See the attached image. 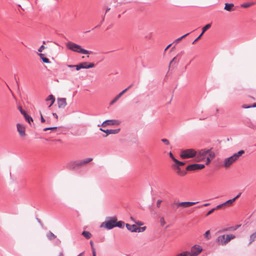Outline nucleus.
I'll list each match as a JSON object with an SVG mask.
<instances>
[{
  "mask_svg": "<svg viewBox=\"0 0 256 256\" xmlns=\"http://www.w3.org/2000/svg\"><path fill=\"white\" fill-rule=\"evenodd\" d=\"M44 48H45L44 46V45H42L38 49V51L39 52H42L44 50Z\"/></svg>",
  "mask_w": 256,
  "mask_h": 256,
  "instance_id": "47",
  "label": "nucleus"
},
{
  "mask_svg": "<svg viewBox=\"0 0 256 256\" xmlns=\"http://www.w3.org/2000/svg\"><path fill=\"white\" fill-rule=\"evenodd\" d=\"M146 228V226H144V227L137 226L136 232H142L145 230Z\"/></svg>",
  "mask_w": 256,
  "mask_h": 256,
  "instance_id": "37",
  "label": "nucleus"
},
{
  "mask_svg": "<svg viewBox=\"0 0 256 256\" xmlns=\"http://www.w3.org/2000/svg\"><path fill=\"white\" fill-rule=\"evenodd\" d=\"M210 152V150L202 149L196 152V158L198 161H200L205 158V157L208 152Z\"/></svg>",
  "mask_w": 256,
  "mask_h": 256,
  "instance_id": "10",
  "label": "nucleus"
},
{
  "mask_svg": "<svg viewBox=\"0 0 256 256\" xmlns=\"http://www.w3.org/2000/svg\"><path fill=\"white\" fill-rule=\"evenodd\" d=\"M256 239V232L252 234L250 236V244H251Z\"/></svg>",
  "mask_w": 256,
  "mask_h": 256,
  "instance_id": "30",
  "label": "nucleus"
},
{
  "mask_svg": "<svg viewBox=\"0 0 256 256\" xmlns=\"http://www.w3.org/2000/svg\"><path fill=\"white\" fill-rule=\"evenodd\" d=\"M232 229V228H227L224 229L222 231H228V230H231Z\"/></svg>",
  "mask_w": 256,
  "mask_h": 256,
  "instance_id": "53",
  "label": "nucleus"
},
{
  "mask_svg": "<svg viewBox=\"0 0 256 256\" xmlns=\"http://www.w3.org/2000/svg\"><path fill=\"white\" fill-rule=\"evenodd\" d=\"M190 34V32L187 33L186 34L182 36L177 38L175 42H178L180 40H182L183 38H185L186 36H188Z\"/></svg>",
  "mask_w": 256,
  "mask_h": 256,
  "instance_id": "38",
  "label": "nucleus"
},
{
  "mask_svg": "<svg viewBox=\"0 0 256 256\" xmlns=\"http://www.w3.org/2000/svg\"><path fill=\"white\" fill-rule=\"evenodd\" d=\"M242 193L240 192L236 196L232 199H230L224 202V204L226 206H232L233 203L235 202V200L238 199L241 195Z\"/></svg>",
  "mask_w": 256,
  "mask_h": 256,
  "instance_id": "16",
  "label": "nucleus"
},
{
  "mask_svg": "<svg viewBox=\"0 0 256 256\" xmlns=\"http://www.w3.org/2000/svg\"><path fill=\"white\" fill-rule=\"evenodd\" d=\"M174 162L176 163V164L174 165L173 166L175 168H180V166H184V162L179 161L176 159H174Z\"/></svg>",
  "mask_w": 256,
  "mask_h": 256,
  "instance_id": "23",
  "label": "nucleus"
},
{
  "mask_svg": "<svg viewBox=\"0 0 256 256\" xmlns=\"http://www.w3.org/2000/svg\"><path fill=\"white\" fill-rule=\"evenodd\" d=\"M198 203V202H182L178 203H174L172 204L176 205L177 208L180 207H182V208H188L190 206H192V205H194L195 204H196Z\"/></svg>",
  "mask_w": 256,
  "mask_h": 256,
  "instance_id": "8",
  "label": "nucleus"
},
{
  "mask_svg": "<svg viewBox=\"0 0 256 256\" xmlns=\"http://www.w3.org/2000/svg\"><path fill=\"white\" fill-rule=\"evenodd\" d=\"M202 250V246L199 245H194L192 247L188 256H198Z\"/></svg>",
  "mask_w": 256,
  "mask_h": 256,
  "instance_id": "7",
  "label": "nucleus"
},
{
  "mask_svg": "<svg viewBox=\"0 0 256 256\" xmlns=\"http://www.w3.org/2000/svg\"><path fill=\"white\" fill-rule=\"evenodd\" d=\"M58 107L60 108H64L67 104L66 98H58Z\"/></svg>",
  "mask_w": 256,
  "mask_h": 256,
  "instance_id": "13",
  "label": "nucleus"
},
{
  "mask_svg": "<svg viewBox=\"0 0 256 256\" xmlns=\"http://www.w3.org/2000/svg\"><path fill=\"white\" fill-rule=\"evenodd\" d=\"M84 252H82L78 256H84Z\"/></svg>",
  "mask_w": 256,
  "mask_h": 256,
  "instance_id": "56",
  "label": "nucleus"
},
{
  "mask_svg": "<svg viewBox=\"0 0 256 256\" xmlns=\"http://www.w3.org/2000/svg\"><path fill=\"white\" fill-rule=\"evenodd\" d=\"M66 47L69 50L82 54H91L92 52L82 48L80 46L72 42H68L66 44Z\"/></svg>",
  "mask_w": 256,
  "mask_h": 256,
  "instance_id": "2",
  "label": "nucleus"
},
{
  "mask_svg": "<svg viewBox=\"0 0 256 256\" xmlns=\"http://www.w3.org/2000/svg\"><path fill=\"white\" fill-rule=\"evenodd\" d=\"M234 6V4H225L224 10L227 11L231 12L234 10L233 7Z\"/></svg>",
  "mask_w": 256,
  "mask_h": 256,
  "instance_id": "21",
  "label": "nucleus"
},
{
  "mask_svg": "<svg viewBox=\"0 0 256 256\" xmlns=\"http://www.w3.org/2000/svg\"><path fill=\"white\" fill-rule=\"evenodd\" d=\"M176 169L177 170V174L180 176H184L186 174V170H181L180 168H176Z\"/></svg>",
  "mask_w": 256,
  "mask_h": 256,
  "instance_id": "24",
  "label": "nucleus"
},
{
  "mask_svg": "<svg viewBox=\"0 0 256 256\" xmlns=\"http://www.w3.org/2000/svg\"><path fill=\"white\" fill-rule=\"evenodd\" d=\"M82 234L86 239L90 238L92 237V235L90 234V232L88 231H84L82 232Z\"/></svg>",
  "mask_w": 256,
  "mask_h": 256,
  "instance_id": "27",
  "label": "nucleus"
},
{
  "mask_svg": "<svg viewBox=\"0 0 256 256\" xmlns=\"http://www.w3.org/2000/svg\"><path fill=\"white\" fill-rule=\"evenodd\" d=\"M162 202V200H158L156 202V206L159 208L160 206V204Z\"/></svg>",
  "mask_w": 256,
  "mask_h": 256,
  "instance_id": "46",
  "label": "nucleus"
},
{
  "mask_svg": "<svg viewBox=\"0 0 256 256\" xmlns=\"http://www.w3.org/2000/svg\"><path fill=\"white\" fill-rule=\"evenodd\" d=\"M57 128V127H49V128H46L44 129V131H47L48 130H56Z\"/></svg>",
  "mask_w": 256,
  "mask_h": 256,
  "instance_id": "42",
  "label": "nucleus"
},
{
  "mask_svg": "<svg viewBox=\"0 0 256 256\" xmlns=\"http://www.w3.org/2000/svg\"><path fill=\"white\" fill-rule=\"evenodd\" d=\"M52 115L53 116H54L55 117V118L58 120V116L57 115V114L56 113H52Z\"/></svg>",
  "mask_w": 256,
  "mask_h": 256,
  "instance_id": "52",
  "label": "nucleus"
},
{
  "mask_svg": "<svg viewBox=\"0 0 256 256\" xmlns=\"http://www.w3.org/2000/svg\"><path fill=\"white\" fill-rule=\"evenodd\" d=\"M256 103L252 105H250V106H246V105H243L242 108H256Z\"/></svg>",
  "mask_w": 256,
  "mask_h": 256,
  "instance_id": "36",
  "label": "nucleus"
},
{
  "mask_svg": "<svg viewBox=\"0 0 256 256\" xmlns=\"http://www.w3.org/2000/svg\"><path fill=\"white\" fill-rule=\"evenodd\" d=\"M81 65L82 66V68L88 69L90 68H94L95 66L94 63H88V62H84L80 63Z\"/></svg>",
  "mask_w": 256,
  "mask_h": 256,
  "instance_id": "18",
  "label": "nucleus"
},
{
  "mask_svg": "<svg viewBox=\"0 0 256 256\" xmlns=\"http://www.w3.org/2000/svg\"><path fill=\"white\" fill-rule=\"evenodd\" d=\"M46 101H50V103L48 106V108H50L54 102H55V98L52 94H50L48 96V97L46 99Z\"/></svg>",
  "mask_w": 256,
  "mask_h": 256,
  "instance_id": "20",
  "label": "nucleus"
},
{
  "mask_svg": "<svg viewBox=\"0 0 256 256\" xmlns=\"http://www.w3.org/2000/svg\"><path fill=\"white\" fill-rule=\"evenodd\" d=\"M92 160V158H89L82 160L73 162L70 164V166L72 168H74L77 166H84Z\"/></svg>",
  "mask_w": 256,
  "mask_h": 256,
  "instance_id": "6",
  "label": "nucleus"
},
{
  "mask_svg": "<svg viewBox=\"0 0 256 256\" xmlns=\"http://www.w3.org/2000/svg\"><path fill=\"white\" fill-rule=\"evenodd\" d=\"M126 226L127 228V229L130 231L131 232H136V229H137V226L135 224H126Z\"/></svg>",
  "mask_w": 256,
  "mask_h": 256,
  "instance_id": "19",
  "label": "nucleus"
},
{
  "mask_svg": "<svg viewBox=\"0 0 256 256\" xmlns=\"http://www.w3.org/2000/svg\"><path fill=\"white\" fill-rule=\"evenodd\" d=\"M59 256H64V254H62V252H60Z\"/></svg>",
  "mask_w": 256,
  "mask_h": 256,
  "instance_id": "58",
  "label": "nucleus"
},
{
  "mask_svg": "<svg viewBox=\"0 0 256 256\" xmlns=\"http://www.w3.org/2000/svg\"><path fill=\"white\" fill-rule=\"evenodd\" d=\"M17 130L20 136L24 137L26 136L25 132V127L20 124H16Z\"/></svg>",
  "mask_w": 256,
  "mask_h": 256,
  "instance_id": "12",
  "label": "nucleus"
},
{
  "mask_svg": "<svg viewBox=\"0 0 256 256\" xmlns=\"http://www.w3.org/2000/svg\"><path fill=\"white\" fill-rule=\"evenodd\" d=\"M254 3L253 2H247V3H244L241 4V7L244 8H249L253 5H254Z\"/></svg>",
  "mask_w": 256,
  "mask_h": 256,
  "instance_id": "29",
  "label": "nucleus"
},
{
  "mask_svg": "<svg viewBox=\"0 0 256 256\" xmlns=\"http://www.w3.org/2000/svg\"><path fill=\"white\" fill-rule=\"evenodd\" d=\"M210 161H211V159H210V158L208 157L206 158V165L208 164L210 162Z\"/></svg>",
  "mask_w": 256,
  "mask_h": 256,
  "instance_id": "50",
  "label": "nucleus"
},
{
  "mask_svg": "<svg viewBox=\"0 0 256 256\" xmlns=\"http://www.w3.org/2000/svg\"><path fill=\"white\" fill-rule=\"evenodd\" d=\"M132 84L130 85L127 88L121 92L110 102V104L112 105L114 104L128 90H129Z\"/></svg>",
  "mask_w": 256,
  "mask_h": 256,
  "instance_id": "11",
  "label": "nucleus"
},
{
  "mask_svg": "<svg viewBox=\"0 0 256 256\" xmlns=\"http://www.w3.org/2000/svg\"><path fill=\"white\" fill-rule=\"evenodd\" d=\"M196 154V152L193 149L184 150L181 152L180 157L182 158H189L194 157Z\"/></svg>",
  "mask_w": 256,
  "mask_h": 256,
  "instance_id": "5",
  "label": "nucleus"
},
{
  "mask_svg": "<svg viewBox=\"0 0 256 256\" xmlns=\"http://www.w3.org/2000/svg\"><path fill=\"white\" fill-rule=\"evenodd\" d=\"M46 236L50 240H52L56 238V236L51 232H48Z\"/></svg>",
  "mask_w": 256,
  "mask_h": 256,
  "instance_id": "28",
  "label": "nucleus"
},
{
  "mask_svg": "<svg viewBox=\"0 0 256 256\" xmlns=\"http://www.w3.org/2000/svg\"><path fill=\"white\" fill-rule=\"evenodd\" d=\"M38 56L44 62L49 64L50 63V61L49 59L47 58H46L44 54L40 53L38 54Z\"/></svg>",
  "mask_w": 256,
  "mask_h": 256,
  "instance_id": "22",
  "label": "nucleus"
},
{
  "mask_svg": "<svg viewBox=\"0 0 256 256\" xmlns=\"http://www.w3.org/2000/svg\"><path fill=\"white\" fill-rule=\"evenodd\" d=\"M210 152L208 153V157L210 158V159H212L215 157V154L214 152H212V148H210Z\"/></svg>",
  "mask_w": 256,
  "mask_h": 256,
  "instance_id": "35",
  "label": "nucleus"
},
{
  "mask_svg": "<svg viewBox=\"0 0 256 256\" xmlns=\"http://www.w3.org/2000/svg\"><path fill=\"white\" fill-rule=\"evenodd\" d=\"M116 220H117L116 216L108 217L106 220L102 224L101 227H104L107 230H111L115 228Z\"/></svg>",
  "mask_w": 256,
  "mask_h": 256,
  "instance_id": "3",
  "label": "nucleus"
},
{
  "mask_svg": "<svg viewBox=\"0 0 256 256\" xmlns=\"http://www.w3.org/2000/svg\"><path fill=\"white\" fill-rule=\"evenodd\" d=\"M119 122L117 120H106L102 122V126L105 127L108 125L118 124Z\"/></svg>",
  "mask_w": 256,
  "mask_h": 256,
  "instance_id": "15",
  "label": "nucleus"
},
{
  "mask_svg": "<svg viewBox=\"0 0 256 256\" xmlns=\"http://www.w3.org/2000/svg\"><path fill=\"white\" fill-rule=\"evenodd\" d=\"M211 26V24H206L204 27L202 28V30L200 35L192 42V44H194L197 40H198L201 36L203 35V34L205 32L210 28Z\"/></svg>",
  "mask_w": 256,
  "mask_h": 256,
  "instance_id": "17",
  "label": "nucleus"
},
{
  "mask_svg": "<svg viewBox=\"0 0 256 256\" xmlns=\"http://www.w3.org/2000/svg\"><path fill=\"white\" fill-rule=\"evenodd\" d=\"M169 155H170V158L172 159V160L174 162V160L175 158L174 157V156H173L172 154L170 152V154H169Z\"/></svg>",
  "mask_w": 256,
  "mask_h": 256,
  "instance_id": "51",
  "label": "nucleus"
},
{
  "mask_svg": "<svg viewBox=\"0 0 256 256\" xmlns=\"http://www.w3.org/2000/svg\"><path fill=\"white\" fill-rule=\"evenodd\" d=\"M40 120H41V122L42 123H44V122H45L46 120H45L44 118V117H43V116H42V115L41 112L40 113Z\"/></svg>",
  "mask_w": 256,
  "mask_h": 256,
  "instance_id": "49",
  "label": "nucleus"
},
{
  "mask_svg": "<svg viewBox=\"0 0 256 256\" xmlns=\"http://www.w3.org/2000/svg\"><path fill=\"white\" fill-rule=\"evenodd\" d=\"M204 236L206 240H210V232L207 230L204 234Z\"/></svg>",
  "mask_w": 256,
  "mask_h": 256,
  "instance_id": "33",
  "label": "nucleus"
},
{
  "mask_svg": "<svg viewBox=\"0 0 256 256\" xmlns=\"http://www.w3.org/2000/svg\"><path fill=\"white\" fill-rule=\"evenodd\" d=\"M189 254V252L186 251L178 254L176 256H188Z\"/></svg>",
  "mask_w": 256,
  "mask_h": 256,
  "instance_id": "34",
  "label": "nucleus"
},
{
  "mask_svg": "<svg viewBox=\"0 0 256 256\" xmlns=\"http://www.w3.org/2000/svg\"><path fill=\"white\" fill-rule=\"evenodd\" d=\"M224 206H226V205L224 204V202L218 205L215 208H216V210L220 209V208H222Z\"/></svg>",
  "mask_w": 256,
  "mask_h": 256,
  "instance_id": "43",
  "label": "nucleus"
},
{
  "mask_svg": "<svg viewBox=\"0 0 256 256\" xmlns=\"http://www.w3.org/2000/svg\"><path fill=\"white\" fill-rule=\"evenodd\" d=\"M210 204L209 203H206V204H204L203 205L198 206L197 207H196V208H200L202 206H209Z\"/></svg>",
  "mask_w": 256,
  "mask_h": 256,
  "instance_id": "48",
  "label": "nucleus"
},
{
  "mask_svg": "<svg viewBox=\"0 0 256 256\" xmlns=\"http://www.w3.org/2000/svg\"><path fill=\"white\" fill-rule=\"evenodd\" d=\"M160 223L162 226H164L166 224V222L164 217L160 218Z\"/></svg>",
  "mask_w": 256,
  "mask_h": 256,
  "instance_id": "41",
  "label": "nucleus"
},
{
  "mask_svg": "<svg viewBox=\"0 0 256 256\" xmlns=\"http://www.w3.org/2000/svg\"><path fill=\"white\" fill-rule=\"evenodd\" d=\"M162 142H163L166 145H169L170 144V142L168 139L166 138H162L161 140Z\"/></svg>",
  "mask_w": 256,
  "mask_h": 256,
  "instance_id": "39",
  "label": "nucleus"
},
{
  "mask_svg": "<svg viewBox=\"0 0 256 256\" xmlns=\"http://www.w3.org/2000/svg\"><path fill=\"white\" fill-rule=\"evenodd\" d=\"M18 110H20V113H21L22 114H23V115H24V116L25 115H26V114H26V111H25V110H23L22 109V107H21V106H19V107H18Z\"/></svg>",
  "mask_w": 256,
  "mask_h": 256,
  "instance_id": "40",
  "label": "nucleus"
},
{
  "mask_svg": "<svg viewBox=\"0 0 256 256\" xmlns=\"http://www.w3.org/2000/svg\"><path fill=\"white\" fill-rule=\"evenodd\" d=\"M235 236L234 234H227L219 236L216 238L217 242L222 246L226 244L230 240L235 238Z\"/></svg>",
  "mask_w": 256,
  "mask_h": 256,
  "instance_id": "4",
  "label": "nucleus"
},
{
  "mask_svg": "<svg viewBox=\"0 0 256 256\" xmlns=\"http://www.w3.org/2000/svg\"><path fill=\"white\" fill-rule=\"evenodd\" d=\"M172 44H168L166 48H165L164 50V51H166L171 46H172Z\"/></svg>",
  "mask_w": 256,
  "mask_h": 256,
  "instance_id": "54",
  "label": "nucleus"
},
{
  "mask_svg": "<svg viewBox=\"0 0 256 256\" xmlns=\"http://www.w3.org/2000/svg\"><path fill=\"white\" fill-rule=\"evenodd\" d=\"M57 141L58 142H61L60 140H58Z\"/></svg>",
  "mask_w": 256,
  "mask_h": 256,
  "instance_id": "60",
  "label": "nucleus"
},
{
  "mask_svg": "<svg viewBox=\"0 0 256 256\" xmlns=\"http://www.w3.org/2000/svg\"><path fill=\"white\" fill-rule=\"evenodd\" d=\"M124 222L122 221H118V220H116L115 227H118L120 228H124Z\"/></svg>",
  "mask_w": 256,
  "mask_h": 256,
  "instance_id": "25",
  "label": "nucleus"
},
{
  "mask_svg": "<svg viewBox=\"0 0 256 256\" xmlns=\"http://www.w3.org/2000/svg\"><path fill=\"white\" fill-rule=\"evenodd\" d=\"M90 246L92 247V256H96V250L94 246V243H93L92 241L90 242Z\"/></svg>",
  "mask_w": 256,
  "mask_h": 256,
  "instance_id": "31",
  "label": "nucleus"
},
{
  "mask_svg": "<svg viewBox=\"0 0 256 256\" xmlns=\"http://www.w3.org/2000/svg\"><path fill=\"white\" fill-rule=\"evenodd\" d=\"M24 118L30 124V122H32V118L31 116H29L28 114H26L24 116Z\"/></svg>",
  "mask_w": 256,
  "mask_h": 256,
  "instance_id": "32",
  "label": "nucleus"
},
{
  "mask_svg": "<svg viewBox=\"0 0 256 256\" xmlns=\"http://www.w3.org/2000/svg\"><path fill=\"white\" fill-rule=\"evenodd\" d=\"M100 130L106 133V134L104 136H106L110 134H116L120 131V128L114 129V130H104L102 128H100Z\"/></svg>",
  "mask_w": 256,
  "mask_h": 256,
  "instance_id": "14",
  "label": "nucleus"
},
{
  "mask_svg": "<svg viewBox=\"0 0 256 256\" xmlns=\"http://www.w3.org/2000/svg\"><path fill=\"white\" fill-rule=\"evenodd\" d=\"M205 166L203 164H195L188 165L186 168V171H194L198 170H202L204 168Z\"/></svg>",
  "mask_w": 256,
  "mask_h": 256,
  "instance_id": "9",
  "label": "nucleus"
},
{
  "mask_svg": "<svg viewBox=\"0 0 256 256\" xmlns=\"http://www.w3.org/2000/svg\"><path fill=\"white\" fill-rule=\"evenodd\" d=\"M175 58H174L170 61V64H172V62L174 60Z\"/></svg>",
  "mask_w": 256,
  "mask_h": 256,
  "instance_id": "59",
  "label": "nucleus"
},
{
  "mask_svg": "<svg viewBox=\"0 0 256 256\" xmlns=\"http://www.w3.org/2000/svg\"><path fill=\"white\" fill-rule=\"evenodd\" d=\"M75 67L77 70H79L80 69L82 68L84 66L81 65V64H79L75 65Z\"/></svg>",
  "mask_w": 256,
  "mask_h": 256,
  "instance_id": "44",
  "label": "nucleus"
},
{
  "mask_svg": "<svg viewBox=\"0 0 256 256\" xmlns=\"http://www.w3.org/2000/svg\"><path fill=\"white\" fill-rule=\"evenodd\" d=\"M216 210V208H214L212 209L211 210H210V211H208V213L206 214V216H208L210 214H212Z\"/></svg>",
  "mask_w": 256,
  "mask_h": 256,
  "instance_id": "45",
  "label": "nucleus"
},
{
  "mask_svg": "<svg viewBox=\"0 0 256 256\" xmlns=\"http://www.w3.org/2000/svg\"><path fill=\"white\" fill-rule=\"evenodd\" d=\"M136 224H138V225L139 226H142V223L140 222H136Z\"/></svg>",
  "mask_w": 256,
  "mask_h": 256,
  "instance_id": "55",
  "label": "nucleus"
},
{
  "mask_svg": "<svg viewBox=\"0 0 256 256\" xmlns=\"http://www.w3.org/2000/svg\"><path fill=\"white\" fill-rule=\"evenodd\" d=\"M110 10V8H108L107 10L106 11V12H107L108 10Z\"/></svg>",
  "mask_w": 256,
  "mask_h": 256,
  "instance_id": "61",
  "label": "nucleus"
},
{
  "mask_svg": "<svg viewBox=\"0 0 256 256\" xmlns=\"http://www.w3.org/2000/svg\"><path fill=\"white\" fill-rule=\"evenodd\" d=\"M68 67H69V68L75 67V65H68Z\"/></svg>",
  "mask_w": 256,
  "mask_h": 256,
  "instance_id": "57",
  "label": "nucleus"
},
{
  "mask_svg": "<svg viewBox=\"0 0 256 256\" xmlns=\"http://www.w3.org/2000/svg\"><path fill=\"white\" fill-rule=\"evenodd\" d=\"M246 124L248 126L252 128H255V124L254 123H252L250 119H248L246 120Z\"/></svg>",
  "mask_w": 256,
  "mask_h": 256,
  "instance_id": "26",
  "label": "nucleus"
},
{
  "mask_svg": "<svg viewBox=\"0 0 256 256\" xmlns=\"http://www.w3.org/2000/svg\"><path fill=\"white\" fill-rule=\"evenodd\" d=\"M244 153V150H240L238 152L234 154L231 156L225 158L224 160L223 166L226 168H230V166L237 161Z\"/></svg>",
  "mask_w": 256,
  "mask_h": 256,
  "instance_id": "1",
  "label": "nucleus"
}]
</instances>
